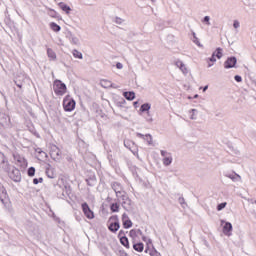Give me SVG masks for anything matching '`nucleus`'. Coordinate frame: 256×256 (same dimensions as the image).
Instances as JSON below:
<instances>
[{
    "label": "nucleus",
    "mask_w": 256,
    "mask_h": 256,
    "mask_svg": "<svg viewBox=\"0 0 256 256\" xmlns=\"http://www.w3.org/2000/svg\"><path fill=\"white\" fill-rule=\"evenodd\" d=\"M108 230L111 233H117V231H119V229H121V224L119 223V216L117 215H112L109 219H108Z\"/></svg>",
    "instance_id": "4"
},
{
    "label": "nucleus",
    "mask_w": 256,
    "mask_h": 256,
    "mask_svg": "<svg viewBox=\"0 0 256 256\" xmlns=\"http://www.w3.org/2000/svg\"><path fill=\"white\" fill-rule=\"evenodd\" d=\"M123 193H127V191H125V190H120V193H118V195H116V197L118 198V199H121V196L123 195Z\"/></svg>",
    "instance_id": "59"
},
{
    "label": "nucleus",
    "mask_w": 256,
    "mask_h": 256,
    "mask_svg": "<svg viewBox=\"0 0 256 256\" xmlns=\"http://www.w3.org/2000/svg\"><path fill=\"white\" fill-rule=\"evenodd\" d=\"M12 157L14 159V161H16V165H18L19 167H21V169H27V159H25V157L21 156V154L14 152L12 154Z\"/></svg>",
    "instance_id": "7"
},
{
    "label": "nucleus",
    "mask_w": 256,
    "mask_h": 256,
    "mask_svg": "<svg viewBox=\"0 0 256 256\" xmlns=\"http://www.w3.org/2000/svg\"><path fill=\"white\" fill-rule=\"evenodd\" d=\"M73 57H75V59H83V53H81L79 50L74 49L72 51Z\"/></svg>",
    "instance_id": "35"
},
{
    "label": "nucleus",
    "mask_w": 256,
    "mask_h": 256,
    "mask_svg": "<svg viewBox=\"0 0 256 256\" xmlns=\"http://www.w3.org/2000/svg\"><path fill=\"white\" fill-rule=\"evenodd\" d=\"M88 187H95V183H97V176L95 172L88 170L86 171V179H85Z\"/></svg>",
    "instance_id": "10"
},
{
    "label": "nucleus",
    "mask_w": 256,
    "mask_h": 256,
    "mask_svg": "<svg viewBox=\"0 0 256 256\" xmlns=\"http://www.w3.org/2000/svg\"><path fill=\"white\" fill-rule=\"evenodd\" d=\"M123 97L127 100V101H133L135 99V92L134 91H126L123 92Z\"/></svg>",
    "instance_id": "24"
},
{
    "label": "nucleus",
    "mask_w": 256,
    "mask_h": 256,
    "mask_svg": "<svg viewBox=\"0 0 256 256\" xmlns=\"http://www.w3.org/2000/svg\"><path fill=\"white\" fill-rule=\"evenodd\" d=\"M49 26H50V29H51L52 31H54V33H59V31H61V26L58 25V24L55 23V22H51V23L49 24Z\"/></svg>",
    "instance_id": "29"
},
{
    "label": "nucleus",
    "mask_w": 256,
    "mask_h": 256,
    "mask_svg": "<svg viewBox=\"0 0 256 256\" xmlns=\"http://www.w3.org/2000/svg\"><path fill=\"white\" fill-rule=\"evenodd\" d=\"M47 55L50 61H57V53L51 48H47Z\"/></svg>",
    "instance_id": "26"
},
{
    "label": "nucleus",
    "mask_w": 256,
    "mask_h": 256,
    "mask_svg": "<svg viewBox=\"0 0 256 256\" xmlns=\"http://www.w3.org/2000/svg\"><path fill=\"white\" fill-rule=\"evenodd\" d=\"M160 154H161V156H162V157H164V158H165V157H166V155H167V151H165V150H161V151H160Z\"/></svg>",
    "instance_id": "64"
},
{
    "label": "nucleus",
    "mask_w": 256,
    "mask_h": 256,
    "mask_svg": "<svg viewBox=\"0 0 256 256\" xmlns=\"http://www.w3.org/2000/svg\"><path fill=\"white\" fill-rule=\"evenodd\" d=\"M157 253H159V251H157V249H155V246H152L151 250L149 251V255L155 256V255H157Z\"/></svg>",
    "instance_id": "45"
},
{
    "label": "nucleus",
    "mask_w": 256,
    "mask_h": 256,
    "mask_svg": "<svg viewBox=\"0 0 256 256\" xmlns=\"http://www.w3.org/2000/svg\"><path fill=\"white\" fill-rule=\"evenodd\" d=\"M129 170L131 171L133 177H139V174L137 173V166L130 165Z\"/></svg>",
    "instance_id": "36"
},
{
    "label": "nucleus",
    "mask_w": 256,
    "mask_h": 256,
    "mask_svg": "<svg viewBox=\"0 0 256 256\" xmlns=\"http://www.w3.org/2000/svg\"><path fill=\"white\" fill-rule=\"evenodd\" d=\"M50 157L53 159V161H61L62 158V152L57 145H52L50 149Z\"/></svg>",
    "instance_id": "9"
},
{
    "label": "nucleus",
    "mask_w": 256,
    "mask_h": 256,
    "mask_svg": "<svg viewBox=\"0 0 256 256\" xmlns=\"http://www.w3.org/2000/svg\"><path fill=\"white\" fill-rule=\"evenodd\" d=\"M27 127H28V131H30V133H32L36 137H39V133H37V130H35V126H33V124H30Z\"/></svg>",
    "instance_id": "39"
},
{
    "label": "nucleus",
    "mask_w": 256,
    "mask_h": 256,
    "mask_svg": "<svg viewBox=\"0 0 256 256\" xmlns=\"http://www.w3.org/2000/svg\"><path fill=\"white\" fill-rule=\"evenodd\" d=\"M118 255L119 256H129V254L126 251H124L123 249L118 250Z\"/></svg>",
    "instance_id": "51"
},
{
    "label": "nucleus",
    "mask_w": 256,
    "mask_h": 256,
    "mask_svg": "<svg viewBox=\"0 0 256 256\" xmlns=\"http://www.w3.org/2000/svg\"><path fill=\"white\" fill-rule=\"evenodd\" d=\"M122 225L124 229H131L133 227V222L127 215V213L122 214Z\"/></svg>",
    "instance_id": "13"
},
{
    "label": "nucleus",
    "mask_w": 256,
    "mask_h": 256,
    "mask_svg": "<svg viewBox=\"0 0 256 256\" xmlns=\"http://www.w3.org/2000/svg\"><path fill=\"white\" fill-rule=\"evenodd\" d=\"M75 35L73 34L72 31H67L66 32V39H68L69 41H71L72 38H74Z\"/></svg>",
    "instance_id": "46"
},
{
    "label": "nucleus",
    "mask_w": 256,
    "mask_h": 256,
    "mask_svg": "<svg viewBox=\"0 0 256 256\" xmlns=\"http://www.w3.org/2000/svg\"><path fill=\"white\" fill-rule=\"evenodd\" d=\"M151 249H152V246L151 245H149V244H146V248H145V253H149L150 251H151Z\"/></svg>",
    "instance_id": "58"
},
{
    "label": "nucleus",
    "mask_w": 256,
    "mask_h": 256,
    "mask_svg": "<svg viewBox=\"0 0 256 256\" xmlns=\"http://www.w3.org/2000/svg\"><path fill=\"white\" fill-rule=\"evenodd\" d=\"M120 237H126L124 230H120L118 233V239H120Z\"/></svg>",
    "instance_id": "56"
},
{
    "label": "nucleus",
    "mask_w": 256,
    "mask_h": 256,
    "mask_svg": "<svg viewBox=\"0 0 256 256\" xmlns=\"http://www.w3.org/2000/svg\"><path fill=\"white\" fill-rule=\"evenodd\" d=\"M119 209H121V206L119 205V203L114 202V203L110 204L111 213H119Z\"/></svg>",
    "instance_id": "28"
},
{
    "label": "nucleus",
    "mask_w": 256,
    "mask_h": 256,
    "mask_svg": "<svg viewBox=\"0 0 256 256\" xmlns=\"http://www.w3.org/2000/svg\"><path fill=\"white\" fill-rule=\"evenodd\" d=\"M234 80L236 81V83H241V81H243V78L240 75H235Z\"/></svg>",
    "instance_id": "52"
},
{
    "label": "nucleus",
    "mask_w": 256,
    "mask_h": 256,
    "mask_svg": "<svg viewBox=\"0 0 256 256\" xmlns=\"http://www.w3.org/2000/svg\"><path fill=\"white\" fill-rule=\"evenodd\" d=\"M146 245H150L151 247H153V240L151 238H148L146 241Z\"/></svg>",
    "instance_id": "61"
},
{
    "label": "nucleus",
    "mask_w": 256,
    "mask_h": 256,
    "mask_svg": "<svg viewBox=\"0 0 256 256\" xmlns=\"http://www.w3.org/2000/svg\"><path fill=\"white\" fill-rule=\"evenodd\" d=\"M114 23H116L117 25H121L123 23V19L120 17H115Z\"/></svg>",
    "instance_id": "49"
},
{
    "label": "nucleus",
    "mask_w": 256,
    "mask_h": 256,
    "mask_svg": "<svg viewBox=\"0 0 256 256\" xmlns=\"http://www.w3.org/2000/svg\"><path fill=\"white\" fill-rule=\"evenodd\" d=\"M116 69H123V64L121 62H117Z\"/></svg>",
    "instance_id": "63"
},
{
    "label": "nucleus",
    "mask_w": 256,
    "mask_h": 256,
    "mask_svg": "<svg viewBox=\"0 0 256 256\" xmlns=\"http://www.w3.org/2000/svg\"><path fill=\"white\" fill-rule=\"evenodd\" d=\"M70 43H71L72 45H80L79 38H77V36H74V37L70 40Z\"/></svg>",
    "instance_id": "44"
},
{
    "label": "nucleus",
    "mask_w": 256,
    "mask_h": 256,
    "mask_svg": "<svg viewBox=\"0 0 256 256\" xmlns=\"http://www.w3.org/2000/svg\"><path fill=\"white\" fill-rule=\"evenodd\" d=\"M209 21H211V18L209 16H205L202 20L203 23H206L207 25H211Z\"/></svg>",
    "instance_id": "50"
},
{
    "label": "nucleus",
    "mask_w": 256,
    "mask_h": 256,
    "mask_svg": "<svg viewBox=\"0 0 256 256\" xmlns=\"http://www.w3.org/2000/svg\"><path fill=\"white\" fill-rule=\"evenodd\" d=\"M221 225H224L222 228V232L226 237H231L233 235V224L231 222H225V220H221Z\"/></svg>",
    "instance_id": "11"
},
{
    "label": "nucleus",
    "mask_w": 256,
    "mask_h": 256,
    "mask_svg": "<svg viewBox=\"0 0 256 256\" xmlns=\"http://www.w3.org/2000/svg\"><path fill=\"white\" fill-rule=\"evenodd\" d=\"M111 187H112L114 193H116V195H119V193H121V191H123V185H121V183H119V182H112Z\"/></svg>",
    "instance_id": "20"
},
{
    "label": "nucleus",
    "mask_w": 256,
    "mask_h": 256,
    "mask_svg": "<svg viewBox=\"0 0 256 256\" xmlns=\"http://www.w3.org/2000/svg\"><path fill=\"white\" fill-rule=\"evenodd\" d=\"M14 83L19 89H23V81L19 80V78H16Z\"/></svg>",
    "instance_id": "42"
},
{
    "label": "nucleus",
    "mask_w": 256,
    "mask_h": 256,
    "mask_svg": "<svg viewBox=\"0 0 256 256\" xmlns=\"http://www.w3.org/2000/svg\"><path fill=\"white\" fill-rule=\"evenodd\" d=\"M129 151H131V153H133V155H135L136 157H139V147L137 146V144L134 143Z\"/></svg>",
    "instance_id": "34"
},
{
    "label": "nucleus",
    "mask_w": 256,
    "mask_h": 256,
    "mask_svg": "<svg viewBox=\"0 0 256 256\" xmlns=\"http://www.w3.org/2000/svg\"><path fill=\"white\" fill-rule=\"evenodd\" d=\"M211 63H215L217 61V58L215 55H211V57L208 59Z\"/></svg>",
    "instance_id": "54"
},
{
    "label": "nucleus",
    "mask_w": 256,
    "mask_h": 256,
    "mask_svg": "<svg viewBox=\"0 0 256 256\" xmlns=\"http://www.w3.org/2000/svg\"><path fill=\"white\" fill-rule=\"evenodd\" d=\"M6 175H8L9 179L14 181V183H21V170L17 167L13 166Z\"/></svg>",
    "instance_id": "5"
},
{
    "label": "nucleus",
    "mask_w": 256,
    "mask_h": 256,
    "mask_svg": "<svg viewBox=\"0 0 256 256\" xmlns=\"http://www.w3.org/2000/svg\"><path fill=\"white\" fill-rule=\"evenodd\" d=\"M136 137H139V139L147 141L148 145H153V136L151 134H142L137 132Z\"/></svg>",
    "instance_id": "17"
},
{
    "label": "nucleus",
    "mask_w": 256,
    "mask_h": 256,
    "mask_svg": "<svg viewBox=\"0 0 256 256\" xmlns=\"http://www.w3.org/2000/svg\"><path fill=\"white\" fill-rule=\"evenodd\" d=\"M171 163H173V157L172 156H168V157L163 158V165H165V167H169V165H171Z\"/></svg>",
    "instance_id": "33"
},
{
    "label": "nucleus",
    "mask_w": 256,
    "mask_h": 256,
    "mask_svg": "<svg viewBox=\"0 0 256 256\" xmlns=\"http://www.w3.org/2000/svg\"><path fill=\"white\" fill-rule=\"evenodd\" d=\"M132 243L134 251H137V253H143V250L145 249V244H143V242H137V240H135L132 241Z\"/></svg>",
    "instance_id": "18"
},
{
    "label": "nucleus",
    "mask_w": 256,
    "mask_h": 256,
    "mask_svg": "<svg viewBox=\"0 0 256 256\" xmlns=\"http://www.w3.org/2000/svg\"><path fill=\"white\" fill-rule=\"evenodd\" d=\"M45 174L48 177V179H55L56 177L55 169L49 163L46 164Z\"/></svg>",
    "instance_id": "16"
},
{
    "label": "nucleus",
    "mask_w": 256,
    "mask_h": 256,
    "mask_svg": "<svg viewBox=\"0 0 256 256\" xmlns=\"http://www.w3.org/2000/svg\"><path fill=\"white\" fill-rule=\"evenodd\" d=\"M119 241L121 245H123V247H125L126 249H131V245L129 244V238H127V236L120 237Z\"/></svg>",
    "instance_id": "23"
},
{
    "label": "nucleus",
    "mask_w": 256,
    "mask_h": 256,
    "mask_svg": "<svg viewBox=\"0 0 256 256\" xmlns=\"http://www.w3.org/2000/svg\"><path fill=\"white\" fill-rule=\"evenodd\" d=\"M237 67V57L230 56L224 62V69H233Z\"/></svg>",
    "instance_id": "12"
},
{
    "label": "nucleus",
    "mask_w": 256,
    "mask_h": 256,
    "mask_svg": "<svg viewBox=\"0 0 256 256\" xmlns=\"http://www.w3.org/2000/svg\"><path fill=\"white\" fill-rule=\"evenodd\" d=\"M149 111H151V103L146 102L140 106L139 115H143V113L149 114Z\"/></svg>",
    "instance_id": "19"
},
{
    "label": "nucleus",
    "mask_w": 256,
    "mask_h": 256,
    "mask_svg": "<svg viewBox=\"0 0 256 256\" xmlns=\"http://www.w3.org/2000/svg\"><path fill=\"white\" fill-rule=\"evenodd\" d=\"M178 202L180 203V205H186L185 198H183V197H179Z\"/></svg>",
    "instance_id": "55"
},
{
    "label": "nucleus",
    "mask_w": 256,
    "mask_h": 256,
    "mask_svg": "<svg viewBox=\"0 0 256 256\" xmlns=\"http://www.w3.org/2000/svg\"><path fill=\"white\" fill-rule=\"evenodd\" d=\"M77 105V102H75V99L71 97V95H66L63 99V109L67 113H71V111H75V107Z\"/></svg>",
    "instance_id": "2"
},
{
    "label": "nucleus",
    "mask_w": 256,
    "mask_h": 256,
    "mask_svg": "<svg viewBox=\"0 0 256 256\" xmlns=\"http://www.w3.org/2000/svg\"><path fill=\"white\" fill-rule=\"evenodd\" d=\"M192 37H193V43L197 45L198 47H202L201 42L199 41V38H197V34H195L194 31H192Z\"/></svg>",
    "instance_id": "38"
},
{
    "label": "nucleus",
    "mask_w": 256,
    "mask_h": 256,
    "mask_svg": "<svg viewBox=\"0 0 256 256\" xmlns=\"http://www.w3.org/2000/svg\"><path fill=\"white\" fill-rule=\"evenodd\" d=\"M175 65L179 67L180 71H182V73H184V75H187V73H189V70H187V66H185L183 61L177 60L175 62Z\"/></svg>",
    "instance_id": "21"
},
{
    "label": "nucleus",
    "mask_w": 256,
    "mask_h": 256,
    "mask_svg": "<svg viewBox=\"0 0 256 256\" xmlns=\"http://www.w3.org/2000/svg\"><path fill=\"white\" fill-rule=\"evenodd\" d=\"M233 27H234V29H239V21L235 20L233 22Z\"/></svg>",
    "instance_id": "60"
},
{
    "label": "nucleus",
    "mask_w": 256,
    "mask_h": 256,
    "mask_svg": "<svg viewBox=\"0 0 256 256\" xmlns=\"http://www.w3.org/2000/svg\"><path fill=\"white\" fill-rule=\"evenodd\" d=\"M36 153H37L38 155H45V151L41 150V148H37V149H36Z\"/></svg>",
    "instance_id": "57"
},
{
    "label": "nucleus",
    "mask_w": 256,
    "mask_h": 256,
    "mask_svg": "<svg viewBox=\"0 0 256 256\" xmlns=\"http://www.w3.org/2000/svg\"><path fill=\"white\" fill-rule=\"evenodd\" d=\"M96 113L100 115L101 119H107V115H105V113H103V110L98 108L96 110Z\"/></svg>",
    "instance_id": "43"
},
{
    "label": "nucleus",
    "mask_w": 256,
    "mask_h": 256,
    "mask_svg": "<svg viewBox=\"0 0 256 256\" xmlns=\"http://www.w3.org/2000/svg\"><path fill=\"white\" fill-rule=\"evenodd\" d=\"M53 91L57 97H63L67 93V85L63 81L56 79L53 82Z\"/></svg>",
    "instance_id": "1"
},
{
    "label": "nucleus",
    "mask_w": 256,
    "mask_h": 256,
    "mask_svg": "<svg viewBox=\"0 0 256 256\" xmlns=\"http://www.w3.org/2000/svg\"><path fill=\"white\" fill-rule=\"evenodd\" d=\"M11 123V118H9V115L5 114L4 112H0V125L2 127H5Z\"/></svg>",
    "instance_id": "15"
},
{
    "label": "nucleus",
    "mask_w": 256,
    "mask_h": 256,
    "mask_svg": "<svg viewBox=\"0 0 256 256\" xmlns=\"http://www.w3.org/2000/svg\"><path fill=\"white\" fill-rule=\"evenodd\" d=\"M136 235H137V237H139V235H140V237H142L143 231L141 229H136Z\"/></svg>",
    "instance_id": "62"
},
{
    "label": "nucleus",
    "mask_w": 256,
    "mask_h": 256,
    "mask_svg": "<svg viewBox=\"0 0 256 256\" xmlns=\"http://www.w3.org/2000/svg\"><path fill=\"white\" fill-rule=\"evenodd\" d=\"M39 183H43V177L33 179L34 185H39Z\"/></svg>",
    "instance_id": "47"
},
{
    "label": "nucleus",
    "mask_w": 256,
    "mask_h": 256,
    "mask_svg": "<svg viewBox=\"0 0 256 256\" xmlns=\"http://www.w3.org/2000/svg\"><path fill=\"white\" fill-rule=\"evenodd\" d=\"M47 157H48V155H47L46 152H45V155L39 154V155L37 156V159H38V161H43V159H47Z\"/></svg>",
    "instance_id": "48"
},
{
    "label": "nucleus",
    "mask_w": 256,
    "mask_h": 256,
    "mask_svg": "<svg viewBox=\"0 0 256 256\" xmlns=\"http://www.w3.org/2000/svg\"><path fill=\"white\" fill-rule=\"evenodd\" d=\"M13 165L9 162V158L5 153L0 151V170L2 173H8L10 169H13Z\"/></svg>",
    "instance_id": "3"
},
{
    "label": "nucleus",
    "mask_w": 256,
    "mask_h": 256,
    "mask_svg": "<svg viewBox=\"0 0 256 256\" xmlns=\"http://www.w3.org/2000/svg\"><path fill=\"white\" fill-rule=\"evenodd\" d=\"M212 55H214V57L221 59V57H223V48L218 47L216 48V50L212 53Z\"/></svg>",
    "instance_id": "30"
},
{
    "label": "nucleus",
    "mask_w": 256,
    "mask_h": 256,
    "mask_svg": "<svg viewBox=\"0 0 256 256\" xmlns=\"http://www.w3.org/2000/svg\"><path fill=\"white\" fill-rule=\"evenodd\" d=\"M114 103L116 107L123 108L125 107V104L127 103V101L125 100V98H119V99H115Z\"/></svg>",
    "instance_id": "27"
},
{
    "label": "nucleus",
    "mask_w": 256,
    "mask_h": 256,
    "mask_svg": "<svg viewBox=\"0 0 256 256\" xmlns=\"http://www.w3.org/2000/svg\"><path fill=\"white\" fill-rule=\"evenodd\" d=\"M146 121H147L148 123H153V117H151V114H150V113H147Z\"/></svg>",
    "instance_id": "53"
},
{
    "label": "nucleus",
    "mask_w": 256,
    "mask_h": 256,
    "mask_svg": "<svg viewBox=\"0 0 256 256\" xmlns=\"http://www.w3.org/2000/svg\"><path fill=\"white\" fill-rule=\"evenodd\" d=\"M35 167L31 166L27 170V175L28 177H35Z\"/></svg>",
    "instance_id": "40"
},
{
    "label": "nucleus",
    "mask_w": 256,
    "mask_h": 256,
    "mask_svg": "<svg viewBox=\"0 0 256 256\" xmlns=\"http://www.w3.org/2000/svg\"><path fill=\"white\" fill-rule=\"evenodd\" d=\"M129 237H131L132 241H137V229L130 230Z\"/></svg>",
    "instance_id": "37"
},
{
    "label": "nucleus",
    "mask_w": 256,
    "mask_h": 256,
    "mask_svg": "<svg viewBox=\"0 0 256 256\" xmlns=\"http://www.w3.org/2000/svg\"><path fill=\"white\" fill-rule=\"evenodd\" d=\"M226 207H227V202H222L217 205L216 209L217 211H223V209H225Z\"/></svg>",
    "instance_id": "41"
},
{
    "label": "nucleus",
    "mask_w": 256,
    "mask_h": 256,
    "mask_svg": "<svg viewBox=\"0 0 256 256\" xmlns=\"http://www.w3.org/2000/svg\"><path fill=\"white\" fill-rule=\"evenodd\" d=\"M48 10H49L48 15L50 17H52L53 19H58V21H61V19H63L61 17V15H59V13H57V11H55V9L49 8Z\"/></svg>",
    "instance_id": "25"
},
{
    "label": "nucleus",
    "mask_w": 256,
    "mask_h": 256,
    "mask_svg": "<svg viewBox=\"0 0 256 256\" xmlns=\"http://www.w3.org/2000/svg\"><path fill=\"white\" fill-rule=\"evenodd\" d=\"M121 205L125 211H131L133 209V200L129 198V194L123 192V195L121 196Z\"/></svg>",
    "instance_id": "6"
},
{
    "label": "nucleus",
    "mask_w": 256,
    "mask_h": 256,
    "mask_svg": "<svg viewBox=\"0 0 256 256\" xmlns=\"http://www.w3.org/2000/svg\"><path fill=\"white\" fill-rule=\"evenodd\" d=\"M135 142L133 140L130 139H125L124 140V147H126V149H131L134 146Z\"/></svg>",
    "instance_id": "32"
},
{
    "label": "nucleus",
    "mask_w": 256,
    "mask_h": 256,
    "mask_svg": "<svg viewBox=\"0 0 256 256\" xmlns=\"http://www.w3.org/2000/svg\"><path fill=\"white\" fill-rule=\"evenodd\" d=\"M5 199H9V194H7V189L3 183L0 182V201L3 205H5Z\"/></svg>",
    "instance_id": "14"
},
{
    "label": "nucleus",
    "mask_w": 256,
    "mask_h": 256,
    "mask_svg": "<svg viewBox=\"0 0 256 256\" xmlns=\"http://www.w3.org/2000/svg\"><path fill=\"white\" fill-rule=\"evenodd\" d=\"M82 213L86 217V219H93L95 217V212L91 210V207H89V204L87 202H83L81 204Z\"/></svg>",
    "instance_id": "8"
},
{
    "label": "nucleus",
    "mask_w": 256,
    "mask_h": 256,
    "mask_svg": "<svg viewBox=\"0 0 256 256\" xmlns=\"http://www.w3.org/2000/svg\"><path fill=\"white\" fill-rule=\"evenodd\" d=\"M71 191H72L71 185L65 184L63 188V193H62L63 197H65V194L67 195V197H69V195L71 194Z\"/></svg>",
    "instance_id": "31"
},
{
    "label": "nucleus",
    "mask_w": 256,
    "mask_h": 256,
    "mask_svg": "<svg viewBox=\"0 0 256 256\" xmlns=\"http://www.w3.org/2000/svg\"><path fill=\"white\" fill-rule=\"evenodd\" d=\"M58 7H60L66 15H69L71 13V6L67 5L65 2L58 3Z\"/></svg>",
    "instance_id": "22"
}]
</instances>
